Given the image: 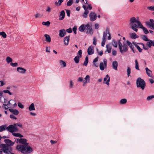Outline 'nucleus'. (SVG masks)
Returning <instances> with one entry per match:
<instances>
[{
    "label": "nucleus",
    "mask_w": 154,
    "mask_h": 154,
    "mask_svg": "<svg viewBox=\"0 0 154 154\" xmlns=\"http://www.w3.org/2000/svg\"><path fill=\"white\" fill-rule=\"evenodd\" d=\"M131 28L134 31L137 32L138 28H140L142 24L140 21L138 17L136 18L134 17H131L129 23Z\"/></svg>",
    "instance_id": "f257e3e1"
},
{
    "label": "nucleus",
    "mask_w": 154,
    "mask_h": 154,
    "mask_svg": "<svg viewBox=\"0 0 154 154\" xmlns=\"http://www.w3.org/2000/svg\"><path fill=\"white\" fill-rule=\"evenodd\" d=\"M16 149L21 153L24 154H29L33 151V149L29 144L26 145H18L16 147Z\"/></svg>",
    "instance_id": "f03ea898"
},
{
    "label": "nucleus",
    "mask_w": 154,
    "mask_h": 154,
    "mask_svg": "<svg viewBox=\"0 0 154 154\" xmlns=\"http://www.w3.org/2000/svg\"><path fill=\"white\" fill-rule=\"evenodd\" d=\"M118 43L120 51L121 54H123L127 51L128 46L125 42L122 43L121 39H120L118 41Z\"/></svg>",
    "instance_id": "7ed1b4c3"
},
{
    "label": "nucleus",
    "mask_w": 154,
    "mask_h": 154,
    "mask_svg": "<svg viewBox=\"0 0 154 154\" xmlns=\"http://www.w3.org/2000/svg\"><path fill=\"white\" fill-rule=\"evenodd\" d=\"M106 37L107 38V39L108 40H110L112 38L111 35L110 33L109 29L107 27L106 28L105 31L103 32L102 40L101 42V46L102 47H104L105 45Z\"/></svg>",
    "instance_id": "20e7f679"
},
{
    "label": "nucleus",
    "mask_w": 154,
    "mask_h": 154,
    "mask_svg": "<svg viewBox=\"0 0 154 154\" xmlns=\"http://www.w3.org/2000/svg\"><path fill=\"white\" fill-rule=\"evenodd\" d=\"M136 85L137 88H140L142 90H143L146 86V83L143 79L139 78L137 80Z\"/></svg>",
    "instance_id": "39448f33"
},
{
    "label": "nucleus",
    "mask_w": 154,
    "mask_h": 154,
    "mask_svg": "<svg viewBox=\"0 0 154 154\" xmlns=\"http://www.w3.org/2000/svg\"><path fill=\"white\" fill-rule=\"evenodd\" d=\"M6 130L12 133H14V132H17L18 131V128L14 125V124L13 125H10L7 127Z\"/></svg>",
    "instance_id": "423d86ee"
},
{
    "label": "nucleus",
    "mask_w": 154,
    "mask_h": 154,
    "mask_svg": "<svg viewBox=\"0 0 154 154\" xmlns=\"http://www.w3.org/2000/svg\"><path fill=\"white\" fill-rule=\"evenodd\" d=\"M86 27L85 32L86 33L92 35L93 33V30L92 28L91 25L88 23L86 25Z\"/></svg>",
    "instance_id": "0eeeda50"
},
{
    "label": "nucleus",
    "mask_w": 154,
    "mask_h": 154,
    "mask_svg": "<svg viewBox=\"0 0 154 154\" xmlns=\"http://www.w3.org/2000/svg\"><path fill=\"white\" fill-rule=\"evenodd\" d=\"M107 61L106 59H104L103 62H101L99 65L100 69L101 71L103 70L107 67Z\"/></svg>",
    "instance_id": "6e6552de"
},
{
    "label": "nucleus",
    "mask_w": 154,
    "mask_h": 154,
    "mask_svg": "<svg viewBox=\"0 0 154 154\" xmlns=\"http://www.w3.org/2000/svg\"><path fill=\"white\" fill-rule=\"evenodd\" d=\"M82 51L80 50H79L77 54V56H75L74 58V62L76 63H79L80 60V58H81L82 57Z\"/></svg>",
    "instance_id": "1a4fd4ad"
},
{
    "label": "nucleus",
    "mask_w": 154,
    "mask_h": 154,
    "mask_svg": "<svg viewBox=\"0 0 154 154\" xmlns=\"http://www.w3.org/2000/svg\"><path fill=\"white\" fill-rule=\"evenodd\" d=\"M16 140L17 143L18 142L20 144H23V145L29 144V143L27 142L28 140L26 139L21 138H17Z\"/></svg>",
    "instance_id": "9d476101"
},
{
    "label": "nucleus",
    "mask_w": 154,
    "mask_h": 154,
    "mask_svg": "<svg viewBox=\"0 0 154 154\" xmlns=\"http://www.w3.org/2000/svg\"><path fill=\"white\" fill-rule=\"evenodd\" d=\"M89 16L90 18V20L91 21H94L97 19V16L96 14L94 13L91 12L89 15Z\"/></svg>",
    "instance_id": "9b49d317"
},
{
    "label": "nucleus",
    "mask_w": 154,
    "mask_h": 154,
    "mask_svg": "<svg viewBox=\"0 0 154 154\" xmlns=\"http://www.w3.org/2000/svg\"><path fill=\"white\" fill-rule=\"evenodd\" d=\"M110 81V77L108 75H107L104 78L103 83L106 84L108 86H109Z\"/></svg>",
    "instance_id": "f8f14e48"
},
{
    "label": "nucleus",
    "mask_w": 154,
    "mask_h": 154,
    "mask_svg": "<svg viewBox=\"0 0 154 154\" xmlns=\"http://www.w3.org/2000/svg\"><path fill=\"white\" fill-rule=\"evenodd\" d=\"M146 72L148 76L152 78H153L154 76L152 73V71L148 69V67L145 68Z\"/></svg>",
    "instance_id": "ddd939ff"
},
{
    "label": "nucleus",
    "mask_w": 154,
    "mask_h": 154,
    "mask_svg": "<svg viewBox=\"0 0 154 154\" xmlns=\"http://www.w3.org/2000/svg\"><path fill=\"white\" fill-rule=\"evenodd\" d=\"M90 76L88 75H87L84 78V80L83 81V86H85L86 85V84L90 82Z\"/></svg>",
    "instance_id": "4468645a"
},
{
    "label": "nucleus",
    "mask_w": 154,
    "mask_h": 154,
    "mask_svg": "<svg viewBox=\"0 0 154 154\" xmlns=\"http://www.w3.org/2000/svg\"><path fill=\"white\" fill-rule=\"evenodd\" d=\"M4 142L7 144L6 145L9 147L13 146L14 143V142H12L11 140L8 139L4 140Z\"/></svg>",
    "instance_id": "2eb2a0df"
},
{
    "label": "nucleus",
    "mask_w": 154,
    "mask_h": 154,
    "mask_svg": "<svg viewBox=\"0 0 154 154\" xmlns=\"http://www.w3.org/2000/svg\"><path fill=\"white\" fill-rule=\"evenodd\" d=\"M87 52L88 55H91L93 54L94 52V47L92 46H89L88 48Z\"/></svg>",
    "instance_id": "dca6fc26"
},
{
    "label": "nucleus",
    "mask_w": 154,
    "mask_h": 154,
    "mask_svg": "<svg viewBox=\"0 0 154 154\" xmlns=\"http://www.w3.org/2000/svg\"><path fill=\"white\" fill-rule=\"evenodd\" d=\"M17 71L19 73L21 74H24L25 73L26 69L21 67H18L17 68Z\"/></svg>",
    "instance_id": "f3484780"
},
{
    "label": "nucleus",
    "mask_w": 154,
    "mask_h": 154,
    "mask_svg": "<svg viewBox=\"0 0 154 154\" xmlns=\"http://www.w3.org/2000/svg\"><path fill=\"white\" fill-rule=\"evenodd\" d=\"M66 32L64 29H62L59 31V36L60 37L62 38L65 35Z\"/></svg>",
    "instance_id": "a211bd4d"
},
{
    "label": "nucleus",
    "mask_w": 154,
    "mask_h": 154,
    "mask_svg": "<svg viewBox=\"0 0 154 154\" xmlns=\"http://www.w3.org/2000/svg\"><path fill=\"white\" fill-rule=\"evenodd\" d=\"M126 43L127 44V45H128L129 47L131 48V49L132 50L133 52L134 53L135 51L134 50V48L133 45L128 40L126 41Z\"/></svg>",
    "instance_id": "6ab92c4d"
},
{
    "label": "nucleus",
    "mask_w": 154,
    "mask_h": 154,
    "mask_svg": "<svg viewBox=\"0 0 154 154\" xmlns=\"http://www.w3.org/2000/svg\"><path fill=\"white\" fill-rule=\"evenodd\" d=\"M118 62L116 61H113L112 63V67L116 70H118Z\"/></svg>",
    "instance_id": "aec40b11"
},
{
    "label": "nucleus",
    "mask_w": 154,
    "mask_h": 154,
    "mask_svg": "<svg viewBox=\"0 0 154 154\" xmlns=\"http://www.w3.org/2000/svg\"><path fill=\"white\" fill-rule=\"evenodd\" d=\"M147 42H148L146 43V45L148 46L149 48H150L152 45L154 46V41L149 40V41Z\"/></svg>",
    "instance_id": "412c9836"
},
{
    "label": "nucleus",
    "mask_w": 154,
    "mask_h": 154,
    "mask_svg": "<svg viewBox=\"0 0 154 154\" xmlns=\"http://www.w3.org/2000/svg\"><path fill=\"white\" fill-rule=\"evenodd\" d=\"M9 110L13 114L16 116L19 113V111L16 109H9Z\"/></svg>",
    "instance_id": "4be33fe9"
},
{
    "label": "nucleus",
    "mask_w": 154,
    "mask_h": 154,
    "mask_svg": "<svg viewBox=\"0 0 154 154\" xmlns=\"http://www.w3.org/2000/svg\"><path fill=\"white\" fill-rule=\"evenodd\" d=\"M65 16V12L63 10L62 11L60 12L59 20H63Z\"/></svg>",
    "instance_id": "5701e85b"
},
{
    "label": "nucleus",
    "mask_w": 154,
    "mask_h": 154,
    "mask_svg": "<svg viewBox=\"0 0 154 154\" xmlns=\"http://www.w3.org/2000/svg\"><path fill=\"white\" fill-rule=\"evenodd\" d=\"M86 28V25H85L84 24H82L80 26L79 28V29L81 32H84L85 31Z\"/></svg>",
    "instance_id": "b1692460"
},
{
    "label": "nucleus",
    "mask_w": 154,
    "mask_h": 154,
    "mask_svg": "<svg viewBox=\"0 0 154 154\" xmlns=\"http://www.w3.org/2000/svg\"><path fill=\"white\" fill-rule=\"evenodd\" d=\"M130 36L131 38L133 39H135L139 37L134 32L130 33Z\"/></svg>",
    "instance_id": "393cba45"
},
{
    "label": "nucleus",
    "mask_w": 154,
    "mask_h": 154,
    "mask_svg": "<svg viewBox=\"0 0 154 154\" xmlns=\"http://www.w3.org/2000/svg\"><path fill=\"white\" fill-rule=\"evenodd\" d=\"M106 50L105 52H107L108 53H110L111 50V47L109 45L107 44L106 45Z\"/></svg>",
    "instance_id": "a878e982"
},
{
    "label": "nucleus",
    "mask_w": 154,
    "mask_h": 154,
    "mask_svg": "<svg viewBox=\"0 0 154 154\" xmlns=\"http://www.w3.org/2000/svg\"><path fill=\"white\" fill-rule=\"evenodd\" d=\"M12 135L14 137H18L20 138H23L24 137V136L19 133H12Z\"/></svg>",
    "instance_id": "bb28decb"
},
{
    "label": "nucleus",
    "mask_w": 154,
    "mask_h": 154,
    "mask_svg": "<svg viewBox=\"0 0 154 154\" xmlns=\"http://www.w3.org/2000/svg\"><path fill=\"white\" fill-rule=\"evenodd\" d=\"M28 109L30 111L35 110L34 104L33 103H32L28 107Z\"/></svg>",
    "instance_id": "cd10ccee"
},
{
    "label": "nucleus",
    "mask_w": 154,
    "mask_h": 154,
    "mask_svg": "<svg viewBox=\"0 0 154 154\" xmlns=\"http://www.w3.org/2000/svg\"><path fill=\"white\" fill-rule=\"evenodd\" d=\"M44 36L45 38V41L48 43H50L51 42V38L49 35L48 34H45Z\"/></svg>",
    "instance_id": "c85d7f7f"
},
{
    "label": "nucleus",
    "mask_w": 154,
    "mask_h": 154,
    "mask_svg": "<svg viewBox=\"0 0 154 154\" xmlns=\"http://www.w3.org/2000/svg\"><path fill=\"white\" fill-rule=\"evenodd\" d=\"M59 63L60 65L62 67L64 68L66 66V63L65 61H63V60H59Z\"/></svg>",
    "instance_id": "c756f323"
},
{
    "label": "nucleus",
    "mask_w": 154,
    "mask_h": 154,
    "mask_svg": "<svg viewBox=\"0 0 154 154\" xmlns=\"http://www.w3.org/2000/svg\"><path fill=\"white\" fill-rule=\"evenodd\" d=\"M69 36H66L64 38V44L66 45H67L68 44L69 41Z\"/></svg>",
    "instance_id": "7c9ffc66"
},
{
    "label": "nucleus",
    "mask_w": 154,
    "mask_h": 154,
    "mask_svg": "<svg viewBox=\"0 0 154 154\" xmlns=\"http://www.w3.org/2000/svg\"><path fill=\"white\" fill-rule=\"evenodd\" d=\"M146 24L149 27L152 29H154V24H151L149 22V21H147L146 22Z\"/></svg>",
    "instance_id": "2f4dec72"
},
{
    "label": "nucleus",
    "mask_w": 154,
    "mask_h": 154,
    "mask_svg": "<svg viewBox=\"0 0 154 154\" xmlns=\"http://www.w3.org/2000/svg\"><path fill=\"white\" fill-rule=\"evenodd\" d=\"M7 125H2L0 126V132H1L6 129Z\"/></svg>",
    "instance_id": "473e14b6"
},
{
    "label": "nucleus",
    "mask_w": 154,
    "mask_h": 154,
    "mask_svg": "<svg viewBox=\"0 0 154 154\" xmlns=\"http://www.w3.org/2000/svg\"><path fill=\"white\" fill-rule=\"evenodd\" d=\"M141 28H140L142 29L144 33L145 34H147L149 33V31L146 28L143 26V25H142V26H141Z\"/></svg>",
    "instance_id": "72a5a7b5"
},
{
    "label": "nucleus",
    "mask_w": 154,
    "mask_h": 154,
    "mask_svg": "<svg viewBox=\"0 0 154 154\" xmlns=\"http://www.w3.org/2000/svg\"><path fill=\"white\" fill-rule=\"evenodd\" d=\"M135 69L138 70H140L139 69V65L138 64V62L137 59L135 60Z\"/></svg>",
    "instance_id": "f704fd0d"
},
{
    "label": "nucleus",
    "mask_w": 154,
    "mask_h": 154,
    "mask_svg": "<svg viewBox=\"0 0 154 154\" xmlns=\"http://www.w3.org/2000/svg\"><path fill=\"white\" fill-rule=\"evenodd\" d=\"M118 42H117L115 40H113L112 42V45L115 48L117 47Z\"/></svg>",
    "instance_id": "c9c22d12"
},
{
    "label": "nucleus",
    "mask_w": 154,
    "mask_h": 154,
    "mask_svg": "<svg viewBox=\"0 0 154 154\" xmlns=\"http://www.w3.org/2000/svg\"><path fill=\"white\" fill-rule=\"evenodd\" d=\"M14 125L16 127L17 126H18L21 128H23V125L22 124L19 122L14 123Z\"/></svg>",
    "instance_id": "e433bc0d"
},
{
    "label": "nucleus",
    "mask_w": 154,
    "mask_h": 154,
    "mask_svg": "<svg viewBox=\"0 0 154 154\" xmlns=\"http://www.w3.org/2000/svg\"><path fill=\"white\" fill-rule=\"evenodd\" d=\"M127 102V100L125 98L123 99H121L119 102L121 104H125Z\"/></svg>",
    "instance_id": "4c0bfd02"
},
{
    "label": "nucleus",
    "mask_w": 154,
    "mask_h": 154,
    "mask_svg": "<svg viewBox=\"0 0 154 154\" xmlns=\"http://www.w3.org/2000/svg\"><path fill=\"white\" fill-rule=\"evenodd\" d=\"M138 44L140 45L141 46V47H142L145 50H148L149 49V47L147 46H145L142 43H138Z\"/></svg>",
    "instance_id": "58836bf2"
},
{
    "label": "nucleus",
    "mask_w": 154,
    "mask_h": 154,
    "mask_svg": "<svg viewBox=\"0 0 154 154\" xmlns=\"http://www.w3.org/2000/svg\"><path fill=\"white\" fill-rule=\"evenodd\" d=\"M127 72L128 76V77H129L130 76L131 77V76L130 75V74H131V68L130 67H128L127 69Z\"/></svg>",
    "instance_id": "ea45409f"
},
{
    "label": "nucleus",
    "mask_w": 154,
    "mask_h": 154,
    "mask_svg": "<svg viewBox=\"0 0 154 154\" xmlns=\"http://www.w3.org/2000/svg\"><path fill=\"white\" fill-rule=\"evenodd\" d=\"M64 0H59L58 2H56L55 3L56 5H58L59 6L60 5L61 3L63 2Z\"/></svg>",
    "instance_id": "a19ab883"
},
{
    "label": "nucleus",
    "mask_w": 154,
    "mask_h": 154,
    "mask_svg": "<svg viewBox=\"0 0 154 154\" xmlns=\"http://www.w3.org/2000/svg\"><path fill=\"white\" fill-rule=\"evenodd\" d=\"M0 35L2 36L4 38H6L7 37V35L4 32H0Z\"/></svg>",
    "instance_id": "79ce46f5"
},
{
    "label": "nucleus",
    "mask_w": 154,
    "mask_h": 154,
    "mask_svg": "<svg viewBox=\"0 0 154 154\" xmlns=\"http://www.w3.org/2000/svg\"><path fill=\"white\" fill-rule=\"evenodd\" d=\"M50 24V23L49 21H47L46 22H42V25L44 26H49Z\"/></svg>",
    "instance_id": "37998d69"
},
{
    "label": "nucleus",
    "mask_w": 154,
    "mask_h": 154,
    "mask_svg": "<svg viewBox=\"0 0 154 154\" xmlns=\"http://www.w3.org/2000/svg\"><path fill=\"white\" fill-rule=\"evenodd\" d=\"M6 60L8 63L10 62L11 63L12 61V59L11 57H7L6 58Z\"/></svg>",
    "instance_id": "c03bdc74"
},
{
    "label": "nucleus",
    "mask_w": 154,
    "mask_h": 154,
    "mask_svg": "<svg viewBox=\"0 0 154 154\" xmlns=\"http://www.w3.org/2000/svg\"><path fill=\"white\" fill-rule=\"evenodd\" d=\"M134 45L140 52H141L142 51V49L140 48V47L138 45L135 44Z\"/></svg>",
    "instance_id": "a18cd8bd"
},
{
    "label": "nucleus",
    "mask_w": 154,
    "mask_h": 154,
    "mask_svg": "<svg viewBox=\"0 0 154 154\" xmlns=\"http://www.w3.org/2000/svg\"><path fill=\"white\" fill-rule=\"evenodd\" d=\"M88 57H86L84 63V65H85V66H86L88 64Z\"/></svg>",
    "instance_id": "49530a36"
},
{
    "label": "nucleus",
    "mask_w": 154,
    "mask_h": 154,
    "mask_svg": "<svg viewBox=\"0 0 154 154\" xmlns=\"http://www.w3.org/2000/svg\"><path fill=\"white\" fill-rule=\"evenodd\" d=\"M142 38L144 41H149V39L145 35H143L142 36Z\"/></svg>",
    "instance_id": "de8ad7c7"
},
{
    "label": "nucleus",
    "mask_w": 154,
    "mask_h": 154,
    "mask_svg": "<svg viewBox=\"0 0 154 154\" xmlns=\"http://www.w3.org/2000/svg\"><path fill=\"white\" fill-rule=\"evenodd\" d=\"M0 87H2L6 84V82L4 80H0Z\"/></svg>",
    "instance_id": "09e8293b"
},
{
    "label": "nucleus",
    "mask_w": 154,
    "mask_h": 154,
    "mask_svg": "<svg viewBox=\"0 0 154 154\" xmlns=\"http://www.w3.org/2000/svg\"><path fill=\"white\" fill-rule=\"evenodd\" d=\"M83 8L85 10V11L84 13V14H88L89 13V11L86 9V6L84 5H83Z\"/></svg>",
    "instance_id": "8fccbe9b"
},
{
    "label": "nucleus",
    "mask_w": 154,
    "mask_h": 154,
    "mask_svg": "<svg viewBox=\"0 0 154 154\" xmlns=\"http://www.w3.org/2000/svg\"><path fill=\"white\" fill-rule=\"evenodd\" d=\"M73 3V0H69L67 2V5L68 6H71Z\"/></svg>",
    "instance_id": "3c124183"
},
{
    "label": "nucleus",
    "mask_w": 154,
    "mask_h": 154,
    "mask_svg": "<svg viewBox=\"0 0 154 154\" xmlns=\"http://www.w3.org/2000/svg\"><path fill=\"white\" fill-rule=\"evenodd\" d=\"M51 47L49 46H46V51L47 53H50Z\"/></svg>",
    "instance_id": "603ef678"
},
{
    "label": "nucleus",
    "mask_w": 154,
    "mask_h": 154,
    "mask_svg": "<svg viewBox=\"0 0 154 154\" xmlns=\"http://www.w3.org/2000/svg\"><path fill=\"white\" fill-rule=\"evenodd\" d=\"M147 9L151 11H154V5L148 7Z\"/></svg>",
    "instance_id": "864d4df0"
},
{
    "label": "nucleus",
    "mask_w": 154,
    "mask_h": 154,
    "mask_svg": "<svg viewBox=\"0 0 154 154\" xmlns=\"http://www.w3.org/2000/svg\"><path fill=\"white\" fill-rule=\"evenodd\" d=\"M10 65L13 67H16L17 66L18 63H13L11 62L10 63Z\"/></svg>",
    "instance_id": "5fc2aeb1"
},
{
    "label": "nucleus",
    "mask_w": 154,
    "mask_h": 154,
    "mask_svg": "<svg viewBox=\"0 0 154 154\" xmlns=\"http://www.w3.org/2000/svg\"><path fill=\"white\" fill-rule=\"evenodd\" d=\"M77 27L76 26H74L72 28V30L74 33L76 34L77 33L76 30H77Z\"/></svg>",
    "instance_id": "6e6d98bb"
},
{
    "label": "nucleus",
    "mask_w": 154,
    "mask_h": 154,
    "mask_svg": "<svg viewBox=\"0 0 154 154\" xmlns=\"http://www.w3.org/2000/svg\"><path fill=\"white\" fill-rule=\"evenodd\" d=\"M97 53L98 54L100 55V56H101L103 54V51H99V50L98 49H97Z\"/></svg>",
    "instance_id": "4d7b16f0"
},
{
    "label": "nucleus",
    "mask_w": 154,
    "mask_h": 154,
    "mask_svg": "<svg viewBox=\"0 0 154 154\" xmlns=\"http://www.w3.org/2000/svg\"><path fill=\"white\" fill-rule=\"evenodd\" d=\"M18 106L21 109H23L24 108L23 105L20 102L18 103Z\"/></svg>",
    "instance_id": "13d9d810"
},
{
    "label": "nucleus",
    "mask_w": 154,
    "mask_h": 154,
    "mask_svg": "<svg viewBox=\"0 0 154 154\" xmlns=\"http://www.w3.org/2000/svg\"><path fill=\"white\" fill-rule=\"evenodd\" d=\"M73 83L72 81V80H70V85L69 86V88H73Z\"/></svg>",
    "instance_id": "bf43d9fd"
},
{
    "label": "nucleus",
    "mask_w": 154,
    "mask_h": 154,
    "mask_svg": "<svg viewBox=\"0 0 154 154\" xmlns=\"http://www.w3.org/2000/svg\"><path fill=\"white\" fill-rule=\"evenodd\" d=\"M154 98V95H152L149 96L147 97V100H150Z\"/></svg>",
    "instance_id": "052dcab7"
},
{
    "label": "nucleus",
    "mask_w": 154,
    "mask_h": 154,
    "mask_svg": "<svg viewBox=\"0 0 154 154\" xmlns=\"http://www.w3.org/2000/svg\"><path fill=\"white\" fill-rule=\"evenodd\" d=\"M93 44L94 45H97V39L95 37H94L93 38Z\"/></svg>",
    "instance_id": "680f3d73"
},
{
    "label": "nucleus",
    "mask_w": 154,
    "mask_h": 154,
    "mask_svg": "<svg viewBox=\"0 0 154 154\" xmlns=\"http://www.w3.org/2000/svg\"><path fill=\"white\" fill-rule=\"evenodd\" d=\"M83 78L82 77H79L78 78V81L79 82H83Z\"/></svg>",
    "instance_id": "e2e57ef3"
},
{
    "label": "nucleus",
    "mask_w": 154,
    "mask_h": 154,
    "mask_svg": "<svg viewBox=\"0 0 154 154\" xmlns=\"http://www.w3.org/2000/svg\"><path fill=\"white\" fill-rule=\"evenodd\" d=\"M10 117L11 119H14L16 120L17 119V118L14 116L13 114L11 115L10 116Z\"/></svg>",
    "instance_id": "0e129e2a"
},
{
    "label": "nucleus",
    "mask_w": 154,
    "mask_h": 154,
    "mask_svg": "<svg viewBox=\"0 0 154 154\" xmlns=\"http://www.w3.org/2000/svg\"><path fill=\"white\" fill-rule=\"evenodd\" d=\"M51 9L48 6L47 7L46 11L48 13H50L51 11Z\"/></svg>",
    "instance_id": "69168bd1"
},
{
    "label": "nucleus",
    "mask_w": 154,
    "mask_h": 154,
    "mask_svg": "<svg viewBox=\"0 0 154 154\" xmlns=\"http://www.w3.org/2000/svg\"><path fill=\"white\" fill-rule=\"evenodd\" d=\"M66 31L69 33H71L72 32L71 28H69L66 30Z\"/></svg>",
    "instance_id": "338daca9"
},
{
    "label": "nucleus",
    "mask_w": 154,
    "mask_h": 154,
    "mask_svg": "<svg viewBox=\"0 0 154 154\" xmlns=\"http://www.w3.org/2000/svg\"><path fill=\"white\" fill-rule=\"evenodd\" d=\"M95 28L96 29H98L99 27V26L98 24L96 23L95 24Z\"/></svg>",
    "instance_id": "774afa93"
}]
</instances>
